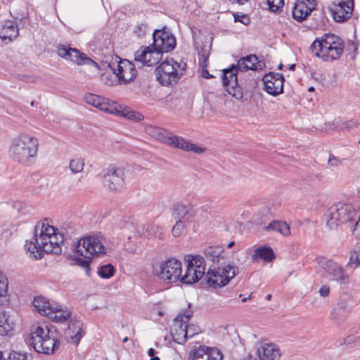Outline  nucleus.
I'll use <instances>...</instances> for the list:
<instances>
[{
    "mask_svg": "<svg viewBox=\"0 0 360 360\" xmlns=\"http://www.w3.org/2000/svg\"><path fill=\"white\" fill-rule=\"evenodd\" d=\"M63 239V233L56 232L53 226L43 223L39 234L35 235L34 241H26L25 247L30 252V257L36 259H41L43 252L55 255L61 253L60 245Z\"/></svg>",
    "mask_w": 360,
    "mask_h": 360,
    "instance_id": "1",
    "label": "nucleus"
},
{
    "mask_svg": "<svg viewBox=\"0 0 360 360\" xmlns=\"http://www.w3.org/2000/svg\"><path fill=\"white\" fill-rule=\"evenodd\" d=\"M39 139L27 133L14 136L8 147V155L15 162L23 166L33 165L37 158Z\"/></svg>",
    "mask_w": 360,
    "mask_h": 360,
    "instance_id": "2",
    "label": "nucleus"
},
{
    "mask_svg": "<svg viewBox=\"0 0 360 360\" xmlns=\"http://www.w3.org/2000/svg\"><path fill=\"white\" fill-rule=\"evenodd\" d=\"M345 43L334 34H325L316 39L311 44V51L325 61H332L340 58L343 53Z\"/></svg>",
    "mask_w": 360,
    "mask_h": 360,
    "instance_id": "3",
    "label": "nucleus"
},
{
    "mask_svg": "<svg viewBox=\"0 0 360 360\" xmlns=\"http://www.w3.org/2000/svg\"><path fill=\"white\" fill-rule=\"evenodd\" d=\"M85 102L101 111L109 114L118 115L134 121L143 120V115L127 108H122L116 102L94 94H85Z\"/></svg>",
    "mask_w": 360,
    "mask_h": 360,
    "instance_id": "4",
    "label": "nucleus"
},
{
    "mask_svg": "<svg viewBox=\"0 0 360 360\" xmlns=\"http://www.w3.org/2000/svg\"><path fill=\"white\" fill-rule=\"evenodd\" d=\"M326 226L335 230L339 226L356 221V213L350 204L338 202L331 205L325 214Z\"/></svg>",
    "mask_w": 360,
    "mask_h": 360,
    "instance_id": "5",
    "label": "nucleus"
},
{
    "mask_svg": "<svg viewBox=\"0 0 360 360\" xmlns=\"http://www.w3.org/2000/svg\"><path fill=\"white\" fill-rule=\"evenodd\" d=\"M105 238L100 233L86 235L75 245L76 252L86 258L99 257L106 254Z\"/></svg>",
    "mask_w": 360,
    "mask_h": 360,
    "instance_id": "6",
    "label": "nucleus"
},
{
    "mask_svg": "<svg viewBox=\"0 0 360 360\" xmlns=\"http://www.w3.org/2000/svg\"><path fill=\"white\" fill-rule=\"evenodd\" d=\"M186 64H184L185 66ZM184 67L172 58L167 59L161 63L155 69L156 79L162 86H169L176 84L182 75Z\"/></svg>",
    "mask_w": 360,
    "mask_h": 360,
    "instance_id": "7",
    "label": "nucleus"
},
{
    "mask_svg": "<svg viewBox=\"0 0 360 360\" xmlns=\"http://www.w3.org/2000/svg\"><path fill=\"white\" fill-rule=\"evenodd\" d=\"M238 273V267L230 264L210 267L206 274L207 283L217 288L226 285Z\"/></svg>",
    "mask_w": 360,
    "mask_h": 360,
    "instance_id": "8",
    "label": "nucleus"
},
{
    "mask_svg": "<svg viewBox=\"0 0 360 360\" xmlns=\"http://www.w3.org/2000/svg\"><path fill=\"white\" fill-rule=\"evenodd\" d=\"M187 269L180 281L185 284H192L198 281L205 275L206 263L203 257L197 255H187Z\"/></svg>",
    "mask_w": 360,
    "mask_h": 360,
    "instance_id": "9",
    "label": "nucleus"
},
{
    "mask_svg": "<svg viewBox=\"0 0 360 360\" xmlns=\"http://www.w3.org/2000/svg\"><path fill=\"white\" fill-rule=\"evenodd\" d=\"M316 261L330 280L340 285H345L349 283V277L339 263L322 257H316Z\"/></svg>",
    "mask_w": 360,
    "mask_h": 360,
    "instance_id": "10",
    "label": "nucleus"
},
{
    "mask_svg": "<svg viewBox=\"0 0 360 360\" xmlns=\"http://www.w3.org/2000/svg\"><path fill=\"white\" fill-rule=\"evenodd\" d=\"M114 61L109 63L111 71L117 76L121 84H126L134 80L136 76V70L134 63L126 59L115 56Z\"/></svg>",
    "mask_w": 360,
    "mask_h": 360,
    "instance_id": "11",
    "label": "nucleus"
},
{
    "mask_svg": "<svg viewBox=\"0 0 360 360\" xmlns=\"http://www.w3.org/2000/svg\"><path fill=\"white\" fill-rule=\"evenodd\" d=\"M102 181L112 191H120L125 184V172L122 167L111 166L102 172Z\"/></svg>",
    "mask_w": 360,
    "mask_h": 360,
    "instance_id": "12",
    "label": "nucleus"
},
{
    "mask_svg": "<svg viewBox=\"0 0 360 360\" xmlns=\"http://www.w3.org/2000/svg\"><path fill=\"white\" fill-rule=\"evenodd\" d=\"M193 315L190 309L181 311L174 319L171 328V335L174 340L179 344H184L188 338L187 323Z\"/></svg>",
    "mask_w": 360,
    "mask_h": 360,
    "instance_id": "13",
    "label": "nucleus"
},
{
    "mask_svg": "<svg viewBox=\"0 0 360 360\" xmlns=\"http://www.w3.org/2000/svg\"><path fill=\"white\" fill-rule=\"evenodd\" d=\"M182 274L181 262L170 258L160 263L158 276L163 281L172 283L180 281Z\"/></svg>",
    "mask_w": 360,
    "mask_h": 360,
    "instance_id": "14",
    "label": "nucleus"
},
{
    "mask_svg": "<svg viewBox=\"0 0 360 360\" xmlns=\"http://www.w3.org/2000/svg\"><path fill=\"white\" fill-rule=\"evenodd\" d=\"M57 54L67 60H70L79 65L89 64L94 65L98 69L99 65L94 60L87 57L84 53L80 52L78 49L70 48L65 45L59 44L57 46Z\"/></svg>",
    "mask_w": 360,
    "mask_h": 360,
    "instance_id": "15",
    "label": "nucleus"
},
{
    "mask_svg": "<svg viewBox=\"0 0 360 360\" xmlns=\"http://www.w3.org/2000/svg\"><path fill=\"white\" fill-rule=\"evenodd\" d=\"M153 46L162 54V53H167L174 49L176 39L167 31L156 30L153 33Z\"/></svg>",
    "mask_w": 360,
    "mask_h": 360,
    "instance_id": "16",
    "label": "nucleus"
},
{
    "mask_svg": "<svg viewBox=\"0 0 360 360\" xmlns=\"http://www.w3.org/2000/svg\"><path fill=\"white\" fill-rule=\"evenodd\" d=\"M255 349L259 360H277L281 356L280 347L273 342H257Z\"/></svg>",
    "mask_w": 360,
    "mask_h": 360,
    "instance_id": "17",
    "label": "nucleus"
},
{
    "mask_svg": "<svg viewBox=\"0 0 360 360\" xmlns=\"http://www.w3.org/2000/svg\"><path fill=\"white\" fill-rule=\"evenodd\" d=\"M262 81L264 90L267 94L277 96L283 92L284 77L282 74L269 72L263 77Z\"/></svg>",
    "mask_w": 360,
    "mask_h": 360,
    "instance_id": "18",
    "label": "nucleus"
},
{
    "mask_svg": "<svg viewBox=\"0 0 360 360\" xmlns=\"http://www.w3.org/2000/svg\"><path fill=\"white\" fill-rule=\"evenodd\" d=\"M205 356L207 360H223L224 356L222 349L217 346L200 345L190 352V357L193 360L202 359Z\"/></svg>",
    "mask_w": 360,
    "mask_h": 360,
    "instance_id": "19",
    "label": "nucleus"
},
{
    "mask_svg": "<svg viewBox=\"0 0 360 360\" xmlns=\"http://www.w3.org/2000/svg\"><path fill=\"white\" fill-rule=\"evenodd\" d=\"M162 58V53L156 49L146 46L141 48L134 53V59L147 66L156 65Z\"/></svg>",
    "mask_w": 360,
    "mask_h": 360,
    "instance_id": "20",
    "label": "nucleus"
},
{
    "mask_svg": "<svg viewBox=\"0 0 360 360\" xmlns=\"http://www.w3.org/2000/svg\"><path fill=\"white\" fill-rule=\"evenodd\" d=\"M54 327L47 325L38 326L30 335V342L36 352L43 350V343L48 339Z\"/></svg>",
    "mask_w": 360,
    "mask_h": 360,
    "instance_id": "21",
    "label": "nucleus"
},
{
    "mask_svg": "<svg viewBox=\"0 0 360 360\" xmlns=\"http://www.w3.org/2000/svg\"><path fill=\"white\" fill-rule=\"evenodd\" d=\"M165 144L172 147L177 148L185 151H191L195 154H201L205 148H201L190 141H186L183 137L173 135L170 132L166 139Z\"/></svg>",
    "mask_w": 360,
    "mask_h": 360,
    "instance_id": "22",
    "label": "nucleus"
},
{
    "mask_svg": "<svg viewBox=\"0 0 360 360\" xmlns=\"http://www.w3.org/2000/svg\"><path fill=\"white\" fill-rule=\"evenodd\" d=\"M315 6L314 0H297L292 9L294 19L304 20L315 9Z\"/></svg>",
    "mask_w": 360,
    "mask_h": 360,
    "instance_id": "23",
    "label": "nucleus"
},
{
    "mask_svg": "<svg viewBox=\"0 0 360 360\" xmlns=\"http://www.w3.org/2000/svg\"><path fill=\"white\" fill-rule=\"evenodd\" d=\"M353 2L349 1L347 2L340 0L338 5L332 11L333 16L336 22H342L348 18L352 14Z\"/></svg>",
    "mask_w": 360,
    "mask_h": 360,
    "instance_id": "24",
    "label": "nucleus"
},
{
    "mask_svg": "<svg viewBox=\"0 0 360 360\" xmlns=\"http://www.w3.org/2000/svg\"><path fill=\"white\" fill-rule=\"evenodd\" d=\"M18 35V28L16 23L11 20H6L0 24V37L3 40L8 39L10 41Z\"/></svg>",
    "mask_w": 360,
    "mask_h": 360,
    "instance_id": "25",
    "label": "nucleus"
},
{
    "mask_svg": "<svg viewBox=\"0 0 360 360\" xmlns=\"http://www.w3.org/2000/svg\"><path fill=\"white\" fill-rule=\"evenodd\" d=\"M66 333L73 343L78 344L84 335L82 321L79 320L70 321Z\"/></svg>",
    "mask_w": 360,
    "mask_h": 360,
    "instance_id": "26",
    "label": "nucleus"
},
{
    "mask_svg": "<svg viewBox=\"0 0 360 360\" xmlns=\"http://www.w3.org/2000/svg\"><path fill=\"white\" fill-rule=\"evenodd\" d=\"M237 68L240 71L257 70L261 69V65L255 55H249L241 58L237 65Z\"/></svg>",
    "mask_w": 360,
    "mask_h": 360,
    "instance_id": "27",
    "label": "nucleus"
},
{
    "mask_svg": "<svg viewBox=\"0 0 360 360\" xmlns=\"http://www.w3.org/2000/svg\"><path fill=\"white\" fill-rule=\"evenodd\" d=\"M238 70L237 66L234 65H232L230 68L224 70L222 78L224 86L232 89L233 90H235V89L238 87Z\"/></svg>",
    "mask_w": 360,
    "mask_h": 360,
    "instance_id": "28",
    "label": "nucleus"
},
{
    "mask_svg": "<svg viewBox=\"0 0 360 360\" xmlns=\"http://www.w3.org/2000/svg\"><path fill=\"white\" fill-rule=\"evenodd\" d=\"M56 304L51 303L49 300L41 296L36 297L33 300V304L39 313L47 316L52 314Z\"/></svg>",
    "mask_w": 360,
    "mask_h": 360,
    "instance_id": "29",
    "label": "nucleus"
},
{
    "mask_svg": "<svg viewBox=\"0 0 360 360\" xmlns=\"http://www.w3.org/2000/svg\"><path fill=\"white\" fill-rule=\"evenodd\" d=\"M251 257L254 262L262 259L265 262H271L275 259V255L270 247L262 246L256 248Z\"/></svg>",
    "mask_w": 360,
    "mask_h": 360,
    "instance_id": "30",
    "label": "nucleus"
},
{
    "mask_svg": "<svg viewBox=\"0 0 360 360\" xmlns=\"http://www.w3.org/2000/svg\"><path fill=\"white\" fill-rule=\"evenodd\" d=\"M204 254L214 264H218L220 260L225 259L224 249L220 246L208 247L205 249Z\"/></svg>",
    "mask_w": 360,
    "mask_h": 360,
    "instance_id": "31",
    "label": "nucleus"
},
{
    "mask_svg": "<svg viewBox=\"0 0 360 360\" xmlns=\"http://www.w3.org/2000/svg\"><path fill=\"white\" fill-rule=\"evenodd\" d=\"M59 342L56 338V332L54 329L48 336V339L43 343V350L37 351V353L51 354L58 347Z\"/></svg>",
    "mask_w": 360,
    "mask_h": 360,
    "instance_id": "32",
    "label": "nucleus"
},
{
    "mask_svg": "<svg viewBox=\"0 0 360 360\" xmlns=\"http://www.w3.org/2000/svg\"><path fill=\"white\" fill-rule=\"evenodd\" d=\"M52 314H50L49 317L56 322L65 321L70 316V311L67 309H63L62 306L56 304L54 306Z\"/></svg>",
    "mask_w": 360,
    "mask_h": 360,
    "instance_id": "33",
    "label": "nucleus"
},
{
    "mask_svg": "<svg viewBox=\"0 0 360 360\" xmlns=\"http://www.w3.org/2000/svg\"><path fill=\"white\" fill-rule=\"evenodd\" d=\"M146 132L150 136L165 143L167 136H169V131L165 129L155 127L152 125L147 126L146 127Z\"/></svg>",
    "mask_w": 360,
    "mask_h": 360,
    "instance_id": "34",
    "label": "nucleus"
},
{
    "mask_svg": "<svg viewBox=\"0 0 360 360\" xmlns=\"http://www.w3.org/2000/svg\"><path fill=\"white\" fill-rule=\"evenodd\" d=\"M267 231H276L284 236H288L290 233V226L285 221H273L265 227Z\"/></svg>",
    "mask_w": 360,
    "mask_h": 360,
    "instance_id": "35",
    "label": "nucleus"
},
{
    "mask_svg": "<svg viewBox=\"0 0 360 360\" xmlns=\"http://www.w3.org/2000/svg\"><path fill=\"white\" fill-rule=\"evenodd\" d=\"M13 328L9 316L5 311L0 312V335H7Z\"/></svg>",
    "mask_w": 360,
    "mask_h": 360,
    "instance_id": "36",
    "label": "nucleus"
},
{
    "mask_svg": "<svg viewBox=\"0 0 360 360\" xmlns=\"http://www.w3.org/2000/svg\"><path fill=\"white\" fill-rule=\"evenodd\" d=\"M101 81L108 86L121 84L113 72H105L101 75Z\"/></svg>",
    "mask_w": 360,
    "mask_h": 360,
    "instance_id": "37",
    "label": "nucleus"
},
{
    "mask_svg": "<svg viewBox=\"0 0 360 360\" xmlns=\"http://www.w3.org/2000/svg\"><path fill=\"white\" fill-rule=\"evenodd\" d=\"M84 167V160L80 158L72 159L69 163V168L72 174L82 172Z\"/></svg>",
    "mask_w": 360,
    "mask_h": 360,
    "instance_id": "38",
    "label": "nucleus"
},
{
    "mask_svg": "<svg viewBox=\"0 0 360 360\" xmlns=\"http://www.w3.org/2000/svg\"><path fill=\"white\" fill-rule=\"evenodd\" d=\"M31 358L33 356L28 352L12 350L8 353L7 360H28Z\"/></svg>",
    "mask_w": 360,
    "mask_h": 360,
    "instance_id": "39",
    "label": "nucleus"
},
{
    "mask_svg": "<svg viewBox=\"0 0 360 360\" xmlns=\"http://www.w3.org/2000/svg\"><path fill=\"white\" fill-rule=\"evenodd\" d=\"M198 52V56H199V62L202 68H205L207 66V58L210 55V46L206 47L204 46V47H201L200 49H199L198 47H196Z\"/></svg>",
    "mask_w": 360,
    "mask_h": 360,
    "instance_id": "40",
    "label": "nucleus"
},
{
    "mask_svg": "<svg viewBox=\"0 0 360 360\" xmlns=\"http://www.w3.org/2000/svg\"><path fill=\"white\" fill-rule=\"evenodd\" d=\"M345 311L346 306L344 304H338V306L334 307L331 311L330 319L337 321L345 316Z\"/></svg>",
    "mask_w": 360,
    "mask_h": 360,
    "instance_id": "41",
    "label": "nucleus"
},
{
    "mask_svg": "<svg viewBox=\"0 0 360 360\" xmlns=\"http://www.w3.org/2000/svg\"><path fill=\"white\" fill-rule=\"evenodd\" d=\"M115 272V268L112 265L108 264L102 266L98 269V274L101 278H109L113 276Z\"/></svg>",
    "mask_w": 360,
    "mask_h": 360,
    "instance_id": "42",
    "label": "nucleus"
},
{
    "mask_svg": "<svg viewBox=\"0 0 360 360\" xmlns=\"http://www.w3.org/2000/svg\"><path fill=\"white\" fill-rule=\"evenodd\" d=\"M348 266L352 268L360 266V247L351 253Z\"/></svg>",
    "mask_w": 360,
    "mask_h": 360,
    "instance_id": "43",
    "label": "nucleus"
},
{
    "mask_svg": "<svg viewBox=\"0 0 360 360\" xmlns=\"http://www.w3.org/2000/svg\"><path fill=\"white\" fill-rule=\"evenodd\" d=\"M270 11L277 12L284 4V0H267Z\"/></svg>",
    "mask_w": 360,
    "mask_h": 360,
    "instance_id": "44",
    "label": "nucleus"
},
{
    "mask_svg": "<svg viewBox=\"0 0 360 360\" xmlns=\"http://www.w3.org/2000/svg\"><path fill=\"white\" fill-rule=\"evenodd\" d=\"M8 292L7 279L1 274L0 276V297H4Z\"/></svg>",
    "mask_w": 360,
    "mask_h": 360,
    "instance_id": "45",
    "label": "nucleus"
},
{
    "mask_svg": "<svg viewBox=\"0 0 360 360\" xmlns=\"http://www.w3.org/2000/svg\"><path fill=\"white\" fill-rule=\"evenodd\" d=\"M147 29V24L145 22H141L136 26L134 29V32L139 37H141L145 35Z\"/></svg>",
    "mask_w": 360,
    "mask_h": 360,
    "instance_id": "46",
    "label": "nucleus"
},
{
    "mask_svg": "<svg viewBox=\"0 0 360 360\" xmlns=\"http://www.w3.org/2000/svg\"><path fill=\"white\" fill-rule=\"evenodd\" d=\"M184 226L181 220L176 221L174 226L172 232L174 237H179L183 232Z\"/></svg>",
    "mask_w": 360,
    "mask_h": 360,
    "instance_id": "47",
    "label": "nucleus"
},
{
    "mask_svg": "<svg viewBox=\"0 0 360 360\" xmlns=\"http://www.w3.org/2000/svg\"><path fill=\"white\" fill-rule=\"evenodd\" d=\"M188 338H192L200 332V328L194 324H187Z\"/></svg>",
    "mask_w": 360,
    "mask_h": 360,
    "instance_id": "48",
    "label": "nucleus"
},
{
    "mask_svg": "<svg viewBox=\"0 0 360 360\" xmlns=\"http://www.w3.org/2000/svg\"><path fill=\"white\" fill-rule=\"evenodd\" d=\"M235 22H240L245 25H249L250 22V18L246 15L234 14Z\"/></svg>",
    "mask_w": 360,
    "mask_h": 360,
    "instance_id": "49",
    "label": "nucleus"
},
{
    "mask_svg": "<svg viewBox=\"0 0 360 360\" xmlns=\"http://www.w3.org/2000/svg\"><path fill=\"white\" fill-rule=\"evenodd\" d=\"M357 219V221L355 222L354 229L352 230L353 234L360 238V214L357 215L356 219Z\"/></svg>",
    "mask_w": 360,
    "mask_h": 360,
    "instance_id": "50",
    "label": "nucleus"
},
{
    "mask_svg": "<svg viewBox=\"0 0 360 360\" xmlns=\"http://www.w3.org/2000/svg\"><path fill=\"white\" fill-rule=\"evenodd\" d=\"M330 291V288L328 285H324L321 287L319 290V293L321 297H326L329 295Z\"/></svg>",
    "mask_w": 360,
    "mask_h": 360,
    "instance_id": "51",
    "label": "nucleus"
},
{
    "mask_svg": "<svg viewBox=\"0 0 360 360\" xmlns=\"http://www.w3.org/2000/svg\"><path fill=\"white\" fill-rule=\"evenodd\" d=\"M90 259L91 258H86L85 259H82V258H77L76 260H75V263L78 265H79L80 266H82L84 268H86V267H88L89 265V263H90Z\"/></svg>",
    "mask_w": 360,
    "mask_h": 360,
    "instance_id": "52",
    "label": "nucleus"
},
{
    "mask_svg": "<svg viewBox=\"0 0 360 360\" xmlns=\"http://www.w3.org/2000/svg\"><path fill=\"white\" fill-rule=\"evenodd\" d=\"M176 210L179 214L182 215L183 218L186 217V214H188V209L184 205L178 206Z\"/></svg>",
    "mask_w": 360,
    "mask_h": 360,
    "instance_id": "53",
    "label": "nucleus"
},
{
    "mask_svg": "<svg viewBox=\"0 0 360 360\" xmlns=\"http://www.w3.org/2000/svg\"><path fill=\"white\" fill-rule=\"evenodd\" d=\"M340 164V160L334 156H330L328 159V165L332 167H337Z\"/></svg>",
    "mask_w": 360,
    "mask_h": 360,
    "instance_id": "54",
    "label": "nucleus"
},
{
    "mask_svg": "<svg viewBox=\"0 0 360 360\" xmlns=\"http://www.w3.org/2000/svg\"><path fill=\"white\" fill-rule=\"evenodd\" d=\"M157 353H158V352H156L154 349L150 348L148 350V354L150 356V360H160L158 356L155 355Z\"/></svg>",
    "mask_w": 360,
    "mask_h": 360,
    "instance_id": "55",
    "label": "nucleus"
},
{
    "mask_svg": "<svg viewBox=\"0 0 360 360\" xmlns=\"http://www.w3.org/2000/svg\"><path fill=\"white\" fill-rule=\"evenodd\" d=\"M356 338L353 335H349L347 337L345 340V344H351L352 342H354L356 341Z\"/></svg>",
    "mask_w": 360,
    "mask_h": 360,
    "instance_id": "56",
    "label": "nucleus"
},
{
    "mask_svg": "<svg viewBox=\"0 0 360 360\" xmlns=\"http://www.w3.org/2000/svg\"><path fill=\"white\" fill-rule=\"evenodd\" d=\"M202 75L206 79L212 78L213 77L205 68H202Z\"/></svg>",
    "mask_w": 360,
    "mask_h": 360,
    "instance_id": "57",
    "label": "nucleus"
},
{
    "mask_svg": "<svg viewBox=\"0 0 360 360\" xmlns=\"http://www.w3.org/2000/svg\"><path fill=\"white\" fill-rule=\"evenodd\" d=\"M233 4H238L240 5H243L246 3L248 0H229Z\"/></svg>",
    "mask_w": 360,
    "mask_h": 360,
    "instance_id": "58",
    "label": "nucleus"
},
{
    "mask_svg": "<svg viewBox=\"0 0 360 360\" xmlns=\"http://www.w3.org/2000/svg\"><path fill=\"white\" fill-rule=\"evenodd\" d=\"M295 64H292V65H290L289 66V70H290L293 71V70H295Z\"/></svg>",
    "mask_w": 360,
    "mask_h": 360,
    "instance_id": "59",
    "label": "nucleus"
},
{
    "mask_svg": "<svg viewBox=\"0 0 360 360\" xmlns=\"http://www.w3.org/2000/svg\"><path fill=\"white\" fill-rule=\"evenodd\" d=\"M233 245H234V241H231V242H230V243L228 244L227 247H228L229 248H232V247L233 246Z\"/></svg>",
    "mask_w": 360,
    "mask_h": 360,
    "instance_id": "60",
    "label": "nucleus"
},
{
    "mask_svg": "<svg viewBox=\"0 0 360 360\" xmlns=\"http://www.w3.org/2000/svg\"><path fill=\"white\" fill-rule=\"evenodd\" d=\"M352 46H354V51H356V49H357V46H356L354 42H352Z\"/></svg>",
    "mask_w": 360,
    "mask_h": 360,
    "instance_id": "61",
    "label": "nucleus"
},
{
    "mask_svg": "<svg viewBox=\"0 0 360 360\" xmlns=\"http://www.w3.org/2000/svg\"><path fill=\"white\" fill-rule=\"evenodd\" d=\"M127 341H128V338H127V337H126V338H124L123 339V342H127Z\"/></svg>",
    "mask_w": 360,
    "mask_h": 360,
    "instance_id": "62",
    "label": "nucleus"
},
{
    "mask_svg": "<svg viewBox=\"0 0 360 360\" xmlns=\"http://www.w3.org/2000/svg\"><path fill=\"white\" fill-rule=\"evenodd\" d=\"M3 353L0 351V360H2Z\"/></svg>",
    "mask_w": 360,
    "mask_h": 360,
    "instance_id": "63",
    "label": "nucleus"
},
{
    "mask_svg": "<svg viewBox=\"0 0 360 360\" xmlns=\"http://www.w3.org/2000/svg\"><path fill=\"white\" fill-rule=\"evenodd\" d=\"M313 90H314V87L311 86V87H309V91H313Z\"/></svg>",
    "mask_w": 360,
    "mask_h": 360,
    "instance_id": "64",
    "label": "nucleus"
}]
</instances>
